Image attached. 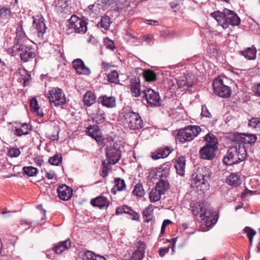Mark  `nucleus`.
I'll use <instances>...</instances> for the list:
<instances>
[{
    "instance_id": "nucleus-1",
    "label": "nucleus",
    "mask_w": 260,
    "mask_h": 260,
    "mask_svg": "<svg viewBox=\"0 0 260 260\" xmlns=\"http://www.w3.org/2000/svg\"><path fill=\"white\" fill-rule=\"evenodd\" d=\"M210 16L214 18L218 25L221 26L224 29L227 28L230 25L238 26L241 22L237 14L228 9H224L222 12L219 11L212 12L210 14Z\"/></svg>"
},
{
    "instance_id": "nucleus-2",
    "label": "nucleus",
    "mask_w": 260,
    "mask_h": 260,
    "mask_svg": "<svg viewBox=\"0 0 260 260\" xmlns=\"http://www.w3.org/2000/svg\"><path fill=\"white\" fill-rule=\"evenodd\" d=\"M247 155V152L243 144L238 143L230 147L223 159V162L227 166L237 164L244 161Z\"/></svg>"
},
{
    "instance_id": "nucleus-3",
    "label": "nucleus",
    "mask_w": 260,
    "mask_h": 260,
    "mask_svg": "<svg viewBox=\"0 0 260 260\" xmlns=\"http://www.w3.org/2000/svg\"><path fill=\"white\" fill-rule=\"evenodd\" d=\"M192 212L196 216L200 215V217L202 218L207 227H210L216 222L214 217V212L210 209L207 202L195 204L192 207Z\"/></svg>"
},
{
    "instance_id": "nucleus-4",
    "label": "nucleus",
    "mask_w": 260,
    "mask_h": 260,
    "mask_svg": "<svg viewBox=\"0 0 260 260\" xmlns=\"http://www.w3.org/2000/svg\"><path fill=\"white\" fill-rule=\"evenodd\" d=\"M122 114L125 126L131 129L137 130L143 127V121L139 113L134 112L130 108H126L123 109Z\"/></svg>"
},
{
    "instance_id": "nucleus-5",
    "label": "nucleus",
    "mask_w": 260,
    "mask_h": 260,
    "mask_svg": "<svg viewBox=\"0 0 260 260\" xmlns=\"http://www.w3.org/2000/svg\"><path fill=\"white\" fill-rule=\"evenodd\" d=\"M201 132V128L197 125H189L185 128L180 129L176 136L177 141L181 143L192 140Z\"/></svg>"
},
{
    "instance_id": "nucleus-6",
    "label": "nucleus",
    "mask_w": 260,
    "mask_h": 260,
    "mask_svg": "<svg viewBox=\"0 0 260 260\" xmlns=\"http://www.w3.org/2000/svg\"><path fill=\"white\" fill-rule=\"evenodd\" d=\"M48 98L50 103L55 107L64 104L66 102L65 94L62 89L58 87H53L49 90Z\"/></svg>"
},
{
    "instance_id": "nucleus-7",
    "label": "nucleus",
    "mask_w": 260,
    "mask_h": 260,
    "mask_svg": "<svg viewBox=\"0 0 260 260\" xmlns=\"http://www.w3.org/2000/svg\"><path fill=\"white\" fill-rule=\"evenodd\" d=\"M87 24L84 19L80 18L76 15H72L69 20L68 30L73 29L76 33L84 34L87 29Z\"/></svg>"
},
{
    "instance_id": "nucleus-8",
    "label": "nucleus",
    "mask_w": 260,
    "mask_h": 260,
    "mask_svg": "<svg viewBox=\"0 0 260 260\" xmlns=\"http://www.w3.org/2000/svg\"><path fill=\"white\" fill-rule=\"evenodd\" d=\"M214 93L222 98H228L231 95L230 88L225 85L221 79H216L212 83Z\"/></svg>"
},
{
    "instance_id": "nucleus-9",
    "label": "nucleus",
    "mask_w": 260,
    "mask_h": 260,
    "mask_svg": "<svg viewBox=\"0 0 260 260\" xmlns=\"http://www.w3.org/2000/svg\"><path fill=\"white\" fill-rule=\"evenodd\" d=\"M144 93V98L150 107L159 106L160 105V100L159 93L153 89L148 88L142 91Z\"/></svg>"
},
{
    "instance_id": "nucleus-10",
    "label": "nucleus",
    "mask_w": 260,
    "mask_h": 260,
    "mask_svg": "<svg viewBox=\"0 0 260 260\" xmlns=\"http://www.w3.org/2000/svg\"><path fill=\"white\" fill-rule=\"evenodd\" d=\"M87 134L90 137L93 138L99 145L102 144L104 138L99 126L97 125H90L86 128Z\"/></svg>"
},
{
    "instance_id": "nucleus-11",
    "label": "nucleus",
    "mask_w": 260,
    "mask_h": 260,
    "mask_svg": "<svg viewBox=\"0 0 260 260\" xmlns=\"http://www.w3.org/2000/svg\"><path fill=\"white\" fill-rule=\"evenodd\" d=\"M217 148L205 145L199 151V155L202 159L206 160H212L216 155Z\"/></svg>"
},
{
    "instance_id": "nucleus-12",
    "label": "nucleus",
    "mask_w": 260,
    "mask_h": 260,
    "mask_svg": "<svg viewBox=\"0 0 260 260\" xmlns=\"http://www.w3.org/2000/svg\"><path fill=\"white\" fill-rule=\"evenodd\" d=\"M107 158L111 160L113 165L116 164L121 158V151L114 147H108L106 148Z\"/></svg>"
},
{
    "instance_id": "nucleus-13",
    "label": "nucleus",
    "mask_w": 260,
    "mask_h": 260,
    "mask_svg": "<svg viewBox=\"0 0 260 260\" xmlns=\"http://www.w3.org/2000/svg\"><path fill=\"white\" fill-rule=\"evenodd\" d=\"M36 56L35 49L29 45H26L22 52L20 53V59L24 62L31 61Z\"/></svg>"
},
{
    "instance_id": "nucleus-14",
    "label": "nucleus",
    "mask_w": 260,
    "mask_h": 260,
    "mask_svg": "<svg viewBox=\"0 0 260 260\" xmlns=\"http://www.w3.org/2000/svg\"><path fill=\"white\" fill-rule=\"evenodd\" d=\"M73 68L79 74L89 75L90 74V69L85 66L84 62L81 59H76L72 62Z\"/></svg>"
},
{
    "instance_id": "nucleus-15",
    "label": "nucleus",
    "mask_w": 260,
    "mask_h": 260,
    "mask_svg": "<svg viewBox=\"0 0 260 260\" xmlns=\"http://www.w3.org/2000/svg\"><path fill=\"white\" fill-rule=\"evenodd\" d=\"M58 197L62 200L68 201L72 197L73 190L66 185L59 186L57 189Z\"/></svg>"
},
{
    "instance_id": "nucleus-16",
    "label": "nucleus",
    "mask_w": 260,
    "mask_h": 260,
    "mask_svg": "<svg viewBox=\"0 0 260 260\" xmlns=\"http://www.w3.org/2000/svg\"><path fill=\"white\" fill-rule=\"evenodd\" d=\"M130 89L133 96L139 97L141 93L140 79L139 77L135 76L131 78Z\"/></svg>"
},
{
    "instance_id": "nucleus-17",
    "label": "nucleus",
    "mask_w": 260,
    "mask_h": 260,
    "mask_svg": "<svg viewBox=\"0 0 260 260\" xmlns=\"http://www.w3.org/2000/svg\"><path fill=\"white\" fill-rule=\"evenodd\" d=\"M98 102L101 104L103 106L113 108L116 107V99L113 96H108L107 95H102L98 99Z\"/></svg>"
},
{
    "instance_id": "nucleus-18",
    "label": "nucleus",
    "mask_w": 260,
    "mask_h": 260,
    "mask_svg": "<svg viewBox=\"0 0 260 260\" xmlns=\"http://www.w3.org/2000/svg\"><path fill=\"white\" fill-rule=\"evenodd\" d=\"M25 41L15 40L14 45L12 48L8 49V52L12 56L16 55L19 52H22V50H24L26 45L24 44Z\"/></svg>"
},
{
    "instance_id": "nucleus-19",
    "label": "nucleus",
    "mask_w": 260,
    "mask_h": 260,
    "mask_svg": "<svg viewBox=\"0 0 260 260\" xmlns=\"http://www.w3.org/2000/svg\"><path fill=\"white\" fill-rule=\"evenodd\" d=\"M256 48L252 45L250 47L245 48L243 50H240L239 53L248 60H254L256 58Z\"/></svg>"
},
{
    "instance_id": "nucleus-20",
    "label": "nucleus",
    "mask_w": 260,
    "mask_h": 260,
    "mask_svg": "<svg viewBox=\"0 0 260 260\" xmlns=\"http://www.w3.org/2000/svg\"><path fill=\"white\" fill-rule=\"evenodd\" d=\"M185 157L180 156L176 159L174 162L176 173L181 176H183L185 174Z\"/></svg>"
},
{
    "instance_id": "nucleus-21",
    "label": "nucleus",
    "mask_w": 260,
    "mask_h": 260,
    "mask_svg": "<svg viewBox=\"0 0 260 260\" xmlns=\"http://www.w3.org/2000/svg\"><path fill=\"white\" fill-rule=\"evenodd\" d=\"M71 246V242L69 239L58 243L52 248L53 250L57 254H60L68 249Z\"/></svg>"
},
{
    "instance_id": "nucleus-22",
    "label": "nucleus",
    "mask_w": 260,
    "mask_h": 260,
    "mask_svg": "<svg viewBox=\"0 0 260 260\" xmlns=\"http://www.w3.org/2000/svg\"><path fill=\"white\" fill-rule=\"evenodd\" d=\"M91 204L94 207H98L100 209H103L108 207L109 202L107 198L100 196L91 200Z\"/></svg>"
},
{
    "instance_id": "nucleus-23",
    "label": "nucleus",
    "mask_w": 260,
    "mask_h": 260,
    "mask_svg": "<svg viewBox=\"0 0 260 260\" xmlns=\"http://www.w3.org/2000/svg\"><path fill=\"white\" fill-rule=\"evenodd\" d=\"M102 6L103 10H105L110 7V9L116 12H119L122 8L117 6L116 0H101L100 3Z\"/></svg>"
},
{
    "instance_id": "nucleus-24",
    "label": "nucleus",
    "mask_w": 260,
    "mask_h": 260,
    "mask_svg": "<svg viewBox=\"0 0 260 260\" xmlns=\"http://www.w3.org/2000/svg\"><path fill=\"white\" fill-rule=\"evenodd\" d=\"M240 137L243 138L244 141L243 143H247V144H252L254 143L257 137L255 135L252 134H238L236 136H234L233 138V141L236 142L238 141V139Z\"/></svg>"
},
{
    "instance_id": "nucleus-25",
    "label": "nucleus",
    "mask_w": 260,
    "mask_h": 260,
    "mask_svg": "<svg viewBox=\"0 0 260 260\" xmlns=\"http://www.w3.org/2000/svg\"><path fill=\"white\" fill-rule=\"evenodd\" d=\"M226 182L233 187L239 186L241 183L240 176L236 173H231L226 178Z\"/></svg>"
},
{
    "instance_id": "nucleus-26",
    "label": "nucleus",
    "mask_w": 260,
    "mask_h": 260,
    "mask_svg": "<svg viewBox=\"0 0 260 260\" xmlns=\"http://www.w3.org/2000/svg\"><path fill=\"white\" fill-rule=\"evenodd\" d=\"M26 35L23 28V21L22 20L17 22L16 29V37L15 40H19L25 41L26 40Z\"/></svg>"
},
{
    "instance_id": "nucleus-27",
    "label": "nucleus",
    "mask_w": 260,
    "mask_h": 260,
    "mask_svg": "<svg viewBox=\"0 0 260 260\" xmlns=\"http://www.w3.org/2000/svg\"><path fill=\"white\" fill-rule=\"evenodd\" d=\"M31 130V125L29 123L21 124L20 127H16L15 134L19 137L28 135Z\"/></svg>"
},
{
    "instance_id": "nucleus-28",
    "label": "nucleus",
    "mask_w": 260,
    "mask_h": 260,
    "mask_svg": "<svg viewBox=\"0 0 260 260\" xmlns=\"http://www.w3.org/2000/svg\"><path fill=\"white\" fill-rule=\"evenodd\" d=\"M96 102V96L95 94L90 91H87L83 96V102L87 106H90Z\"/></svg>"
},
{
    "instance_id": "nucleus-29",
    "label": "nucleus",
    "mask_w": 260,
    "mask_h": 260,
    "mask_svg": "<svg viewBox=\"0 0 260 260\" xmlns=\"http://www.w3.org/2000/svg\"><path fill=\"white\" fill-rule=\"evenodd\" d=\"M110 18L107 15L103 16L102 17L100 21L98 23V27L102 29V31H107L110 25Z\"/></svg>"
},
{
    "instance_id": "nucleus-30",
    "label": "nucleus",
    "mask_w": 260,
    "mask_h": 260,
    "mask_svg": "<svg viewBox=\"0 0 260 260\" xmlns=\"http://www.w3.org/2000/svg\"><path fill=\"white\" fill-rule=\"evenodd\" d=\"M83 260H106V258L91 251L86 250L83 255Z\"/></svg>"
},
{
    "instance_id": "nucleus-31",
    "label": "nucleus",
    "mask_w": 260,
    "mask_h": 260,
    "mask_svg": "<svg viewBox=\"0 0 260 260\" xmlns=\"http://www.w3.org/2000/svg\"><path fill=\"white\" fill-rule=\"evenodd\" d=\"M114 181L115 185L111 190V192L114 194H115L116 193V190L115 188L116 187L117 188V190L118 191H122L125 189L126 184L123 179H120L119 178H116L115 179Z\"/></svg>"
},
{
    "instance_id": "nucleus-32",
    "label": "nucleus",
    "mask_w": 260,
    "mask_h": 260,
    "mask_svg": "<svg viewBox=\"0 0 260 260\" xmlns=\"http://www.w3.org/2000/svg\"><path fill=\"white\" fill-rule=\"evenodd\" d=\"M33 23H36V28L38 32V36L39 37H43L44 34L46 32V26L43 20L39 19L38 22L37 23V20L34 18Z\"/></svg>"
},
{
    "instance_id": "nucleus-33",
    "label": "nucleus",
    "mask_w": 260,
    "mask_h": 260,
    "mask_svg": "<svg viewBox=\"0 0 260 260\" xmlns=\"http://www.w3.org/2000/svg\"><path fill=\"white\" fill-rule=\"evenodd\" d=\"M204 140L207 142L206 145L217 149V139L213 134L208 133L205 137Z\"/></svg>"
},
{
    "instance_id": "nucleus-34",
    "label": "nucleus",
    "mask_w": 260,
    "mask_h": 260,
    "mask_svg": "<svg viewBox=\"0 0 260 260\" xmlns=\"http://www.w3.org/2000/svg\"><path fill=\"white\" fill-rule=\"evenodd\" d=\"M93 120L98 124L103 123L106 120L104 111L99 108L96 113L93 114Z\"/></svg>"
},
{
    "instance_id": "nucleus-35",
    "label": "nucleus",
    "mask_w": 260,
    "mask_h": 260,
    "mask_svg": "<svg viewBox=\"0 0 260 260\" xmlns=\"http://www.w3.org/2000/svg\"><path fill=\"white\" fill-rule=\"evenodd\" d=\"M30 107L31 110L34 113H37L40 116L43 117L44 114L40 110L38 101L36 98H32L30 101Z\"/></svg>"
},
{
    "instance_id": "nucleus-36",
    "label": "nucleus",
    "mask_w": 260,
    "mask_h": 260,
    "mask_svg": "<svg viewBox=\"0 0 260 260\" xmlns=\"http://www.w3.org/2000/svg\"><path fill=\"white\" fill-rule=\"evenodd\" d=\"M162 194H163L162 191L159 190L156 187L155 189H152L149 193L150 201L151 202H155L159 201Z\"/></svg>"
},
{
    "instance_id": "nucleus-37",
    "label": "nucleus",
    "mask_w": 260,
    "mask_h": 260,
    "mask_svg": "<svg viewBox=\"0 0 260 260\" xmlns=\"http://www.w3.org/2000/svg\"><path fill=\"white\" fill-rule=\"evenodd\" d=\"M143 77L146 81L153 82L156 80V75L154 71L151 70H147L143 72Z\"/></svg>"
},
{
    "instance_id": "nucleus-38",
    "label": "nucleus",
    "mask_w": 260,
    "mask_h": 260,
    "mask_svg": "<svg viewBox=\"0 0 260 260\" xmlns=\"http://www.w3.org/2000/svg\"><path fill=\"white\" fill-rule=\"evenodd\" d=\"M205 181L204 175L201 174H196L195 178H193L191 182V185L193 187H198L202 184H205Z\"/></svg>"
},
{
    "instance_id": "nucleus-39",
    "label": "nucleus",
    "mask_w": 260,
    "mask_h": 260,
    "mask_svg": "<svg viewBox=\"0 0 260 260\" xmlns=\"http://www.w3.org/2000/svg\"><path fill=\"white\" fill-rule=\"evenodd\" d=\"M11 11L10 8L3 7L0 8V18L3 20H8L11 16Z\"/></svg>"
},
{
    "instance_id": "nucleus-40",
    "label": "nucleus",
    "mask_w": 260,
    "mask_h": 260,
    "mask_svg": "<svg viewBox=\"0 0 260 260\" xmlns=\"http://www.w3.org/2000/svg\"><path fill=\"white\" fill-rule=\"evenodd\" d=\"M133 193L134 195L139 197H142L145 194V191L143 189V185L141 183L137 184L134 189L133 191Z\"/></svg>"
},
{
    "instance_id": "nucleus-41",
    "label": "nucleus",
    "mask_w": 260,
    "mask_h": 260,
    "mask_svg": "<svg viewBox=\"0 0 260 260\" xmlns=\"http://www.w3.org/2000/svg\"><path fill=\"white\" fill-rule=\"evenodd\" d=\"M88 9L94 15H96L101 13V10H103L101 4L99 3H95L93 5L88 6Z\"/></svg>"
},
{
    "instance_id": "nucleus-42",
    "label": "nucleus",
    "mask_w": 260,
    "mask_h": 260,
    "mask_svg": "<svg viewBox=\"0 0 260 260\" xmlns=\"http://www.w3.org/2000/svg\"><path fill=\"white\" fill-rule=\"evenodd\" d=\"M118 77V73L115 71H111L107 75L108 81L111 83L116 84H118L119 82Z\"/></svg>"
},
{
    "instance_id": "nucleus-43",
    "label": "nucleus",
    "mask_w": 260,
    "mask_h": 260,
    "mask_svg": "<svg viewBox=\"0 0 260 260\" xmlns=\"http://www.w3.org/2000/svg\"><path fill=\"white\" fill-rule=\"evenodd\" d=\"M23 170L29 176H35L38 172V169L32 166L24 167Z\"/></svg>"
},
{
    "instance_id": "nucleus-44",
    "label": "nucleus",
    "mask_w": 260,
    "mask_h": 260,
    "mask_svg": "<svg viewBox=\"0 0 260 260\" xmlns=\"http://www.w3.org/2000/svg\"><path fill=\"white\" fill-rule=\"evenodd\" d=\"M155 187L159 190L162 191V193L164 194V191L169 188V183L164 180H160L157 183Z\"/></svg>"
},
{
    "instance_id": "nucleus-45",
    "label": "nucleus",
    "mask_w": 260,
    "mask_h": 260,
    "mask_svg": "<svg viewBox=\"0 0 260 260\" xmlns=\"http://www.w3.org/2000/svg\"><path fill=\"white\" fill-rule=\"evenodd\" d=\"M61 155L56 154L49 158V162L52 165L58 166L61 162Z\"/></svg>"
},
{
    "instance_id": "nucleus-46",
    "label": "nucleus",
    "mask_w": 260,
    "mask_h": 260,
    "mask_svg": "<svg viewBox=\"0 0 260 260\" xmlns=\"http://www.w3.org/2000/svg\"><path fill=\"white\" fill-rule=\"evenodd\" d=\"M20 154V151L18 148H10L8 152V155L11 157H16Z\"/></svg>"
},
{
    "instance_id": "nucleus-47",
    "label": "nucleus",
    "mask_w": 260,
    "mask_h": 260,
    "mask_svg": "<svg viewBox=\"0 0 260 260\" xmlns=\"http://www.w3.org/2000/svg\"><path fill=\"white\" fill-rule=\"evenodd\" d=\"M104 43L107 48L111 50H113L115 48L113 41L108 38H106L104 40Z\"/></svg>"
},
{
    "instance_id": "nucleus-48",
    "label": "nucleus",
    "mask_w": 260,
    "mask_h": 260,
    "mask_svg": "<svg viewBox=\"0 0 260 260\" xmlns=\"http://www.w3.org/2000/svg\"><path fill=\"white\" fill-rule=\"evenodd\" d=\"M244 232L246 234L248 238H253V236L255 235L256 232L252 228L246 226L244 229Z\"/></svg>"
},
{
    "instance_id": "nucleus-49",
    "label": "nucleus",
    "mask_w": 260,
    "mask_h": 260,
    "mask_svg": "<svg viewBox=\"0 0 260 260\" xmlns=\"http://www.w3.org/2000/svg\"><path fill=\"white\" fill-rule=\"evenodd\" d=\"M171 164L170 162H167L164 164L160 166L159 168V170L161 172L164 173V175L168 174L169 171L171 168Z\"/></svg>"
},
{
    "instance_id": "nucleus-50",
    "label": "nucleus",
    "mask_w": 260,
    "mask_h": 260,
    "mask_svg": "<svg viewBox=\"0 0 260 260\" xmlns=\"http://www.w3.org/2000/svg\"><path fill=\"white\" fill-rule=\"evenodd\" d=\"M151 212L148 208H145L143 212V217L146 218L145 221L147 222H149L152 219Z\"/></svg>"
},
{
    "instance_id": "nucleus-51",
    "label": "nucleus",
    "mask_w": 260,
    "mask_h": 260,
    "mask_svg": "<svg viewBox=\"0 0 260 260\" xmlns=\"http://www.w3.org/2000/svg\"><path fill=\"white\" fill-rule=\"evenodd\" d=\"M201 116L207 118H211L212 116L211 114L209 112L205 105L202 106Z\"/></svg>"
},
{
    "instance_id": "nucleus-52",
    "label": "nucleus",
    "mask_w": 260,
    "mask_h": 260,
    "mask_svg": "<svg viewBox=\"0 0 260 260\" xmlns=\"http://www.w3.org/2000/svg\"><path fill=\"white\" fill-rule=\"evenodd\" d=\"M68 0H55L54 3L56 7L64 8L67 6Z\"/></svg>"
},
{
    "instance_id": "nucleus-53",
    "label": "nucleus",
    "mask_w": 260,
    "mask_h": 260,
    "mask_svg": "<svg viewBox=\"0 0 260 260\" xmlns=\"http://www.w3.org/2000/svg\"><path fill=\"white\" fill-rule=\"evenodd\" d=\"M172 222V221L169 219H165L164 220L161 227L160 235H162L165 233L166 226L171 224Z\"/></svg>"
},
{
    "instance_id": "nucleus-54",
    "label": "nucleus",
    "mask_w": 260,
    "mask_h": 260,
    "mask_svg": "<svg viewBox=\"0 0 260 260\" xmlns=\"http://www.w3.org/2000/svg\"><path fill=\"white\" fill-rule=\"evenodd\" d=\"M113 165L109 159L104 160L102 163V168L107 170H110L111 169V165Z\"/></svg>"
},
{
    "instance_id": "nucleus-55",
    "label": "nucleus",
    "mask_w": 260,
    "mask_h": 260,
    "mask_svg": "<svg viewBox=\"0 0 260 260\" xmlns=\"http://www.w3.org/2000/svg\"><path fill=\"white\" fill-rule=\"evenodd\" d=\"M159 151L161 155H162V157L165 158L170 154V153L172 151V150H171V148L170 147H166L162 150H160Z\"/></svg>"
},
{
    "instance_id": "nucleus-56",
    "label": "nucleus",
    "mask_w": 260,
    "mask_h": 260,
    "mask_svg": "<svg viewBox=\"0 0 260 260\" xmlns=\"http://www.w3.org/2000/svg\"><path fill=\"white\" fill-rule=\"evenodd\" d=\"M182 1V0H174L169 3V5L172 9H175L180 5Z\"/></svg>"
},
{
    "instance_id": "nucleus-57",
    "label": "nucleus",
    "mask_w": 260,
    "mask_h": 260,
    "mask_svg": "<svg viewBox=\"0 0 260 260\" xmlns=\"http://www.w3.org/2000/svg\"><path fill=\"white\" fill-rule=\"evenodd\" d=\"M258 118H251L248 123V125L249 126H251L253 128H256L257 124L258 123L257 121Z\"/></svg>"
},
{
    "instance_id": "nucleus-58",
    "label": "nucleus",
    "mask_w": 260,
    "mask_h": 260,
    "mask_svg": "<svg viewBox=\"0 0 260 260\" xmlns=\"http://www.w3.org/2000/svg\"><path fill=\"white\" fill-rule=\"evenodd\" d=\"M125 205L119 207H117L115 213L117 215L121 214L122 213H125Z\"/></svg>"
},
{
    "instance_id": "nucleus-59",
    "label": "nucleus",
    "mask_w": 260,
    "mask_h": 260,
    "mask_svg": "<svg viewBox=\"0 0 260 260\" xmlns=\"http://www.w3.org/2000/svg\"><path fill=\"white\" fill-rule=\"evenodd\" d=\"M38 185L39 186V187L43 189L42 185H43L44 187H45V190H47L48 188H50V184L48 183H45V182H42L41 181H39Z\"/></svg>"
},
{
    "instance_id": "nucleus-60",
    "label": "nucleus",
    "mask_w": 260,
    "mask_h": 260,
    "mask_svg": "<svg viewBox=\"0 0 260 260\" xmlns=\"http://www.w3.org/2000/svg\"><path fill=\"white\" fill-rule=\"evenodd\" d=\"M170 247L160 248L159 249V254L161 257L164 256L168 252Z\"/></svg>"
},
{
    "instance_id": "nucleus-61",
    "label": "nucleus",
    "mask_w": 260,
    "mask_h": 260,
    "mask_svg": "<svg viewBox=\"0 0 260 260\" xmlns=\"http://www.w3.org/2000/svg\"><path fill=\"white\" fill-rule=\"evenodd\" d=\"M131 216V218L133 220L139 221V216L138 214L134 211V210L131 212V214H129Z\"/></svg>"
},
{
    "instance_id": "nucleus-62",
    "label": "nucleus",
    "mask_w": 260,
    "mask_h": 260,
    "mask_svg": "<svg viewBox=\"0 0 260 260\" xmlns=\"http://www.w3.org/2000/svg\"><path fill=\"white\" fill-rule=\"evenodd\" d=\"M152 157L153 159L157 160L159 158H162V155L160 153V151L157 153H152Z\"/></svg>"
},
{
    "instance_id": "nucleus-63",
    "label": "nucleus",
    "mask_w": 260,
    "mask_h": 260,
    "mask_svg": "<svg viewBox=\"0 0 260 260\" xmlns=\"http://www.w3.org/2000/svg\"><path fill=\"white\" fill-rule=\"evenodd\" d=\"M45 176L48 179L52 180L55 177V174L53 171L47 172Z\"/></svg>"
},
{
    "instance_id": "nucleus-64",
    "label": "nucleus",
    "mask_w": 260,
    "mask_h": 260,
    "mask_svg": "<svg viewBox=\"0 0 260 260\" xmlns=\"http://www.w3.org/2000/svg\"><path fill=\"white\" fill-rule=\"evenodd\" d=\"M109 170L102 168V170L100 171V175L104 178L106 177L108 175Z\"/></svg>"
}]
</instances>
